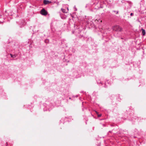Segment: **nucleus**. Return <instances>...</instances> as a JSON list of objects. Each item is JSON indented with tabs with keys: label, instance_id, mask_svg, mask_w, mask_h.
<instances>
[{
	"label": "nucleus",
	"instance_id": "1",
	"mask_svg": "<svg viewBox=\"0 0 146 146\" xmlns=\"http://www.w3.org/2000/svg\"><path fill=\"white\" fill-rule=\"evenodd\" d=\"M113 29L114 31H121L122 30L121 27L117 25H116L113 27Z\"/></svg>",
	"mask_w": 146,
	"mask_h": 146
},
{
	"label": "nucleus",
	"instance_id": "2",
	"mask_svg": "<svg viewBox=\"0 0 146 146\" xmlns=\"http://www.w3.org/2000/svg\"><path fill=\"white\" fill-rule=\"evenodd\" d=\"M40 14L42 15H46L47 14V13L44 9H43L40 11Z\"/></svg>",
	"mask_w": 146,
	"mask_h": 146
},
{
	"label": "nucleus",
	"instance_id": "3",
	"mask_svg": "<svg viewBox=\"0 0 146 146\" xmlns=\"http://www.w3.org/2000/svg\"><path fill=\"white\" fill-rule=\"evenodd\" d=\"M51 3V1H49L48 0H45L44 1V3L46 5Z\"/></svg>",
	"mask_w": 146,
	"mask_h": 146
},
{
	"label": "nucleus",
	"instance_id": "4",
	"mask_svg": "<svg viewBox=\"0 0 146 146\" xmlns=\"http://www.w3.org/2000/svg\"><path fill=\"white\" fill-rule=\"evenodd\" d=\"M141 30H142V34L143 35H144L145 34V30H144L143 29H141Z\"/></svg>",
	"mask_w": 146,
	"mask_h": 146
},
{
	"label": "nucleus",
	"instance_id": "5",
	"mask_svg": "<svg viewBox=\"0 0 146 146\" xmlns=\"http://www.w3.org/2000/svg\"><path fill=\"white\" fill-rule=\"evenodd\" d=\"M10 55H11V57L13 58H15L16 57V55H13L11 54H10Z\"/></svg>",
	"mask_w": 146,
	"mask_h": 146
},
{
	"label": "nucleus",
	"instance_id": "6",
	"mask_svg": "<svg viewBox=\"0 0 146 146\" xmlns=\"http://www.w3.org/2000/svg\"><path fill=\"white\" fill-rule=\"evenodd\" d=\"M61 10L62 11V12L64 13H66L67 12V11H66L65 10V9H61Z\"/></svg>",
	"mask_w": 146,
	"mask_h": 146
},
{
	"label": "nucleus",
	"instance_id": "7",
	"mask_svg": "<svg viewBox=\"0 0 146 146\" xmlns=\"http://www.w3.org/2000/svg\"><path fill=\"white\" fill-rule=\"evenodd\" d=\"M102 115L101 114H98V117H100Z\"/></svg>",
	"mask_w": 146,
	"mask_h": 146
},
{
	"label": "nucleus",
	"instance_id": "8",
	"mask_svg": "<svg viewBox=\"0 0 146 146\" xmlns=\"http://www.w3.org/2000/svg\"><path fill=\"white\" fill-rule=\"evenodd\" d=\"M133 15V14L132 13H131L130 14V15L131 16H132Z\"/></svg>",
	"mask_w": 146,
	"mask_h": 146
},
{
	"label": "nucleus",
	"instance_id": "9",
	"mask_svg": "<svg viewBox=\"0 0 146 146\" xmlns=\"http://www.w3.org/2000/svg\"><path fill=\"white\" fill-rule=\"evenodd\" d=\"M96 113L97 114V115L98 114V112H97V111H95Z\"/></svg>",
	"mask_w": 146,
	"mask_h": 146
},
{
	"label": "nucleus",
	"instance_id": "10",
	"mask_svg": "<svg viewBox=\"0 0 146 146\" xmlns=\"http://www.w3.org/2000/svg\"><path fill=\"white\" fill-rule=\"evenodd\" d=\"M48 40H45V42H48Z\"/></svg>",
	"mask_w": 146,
	"mask_h": 146
},
{
	"label": "nucleus",
	"instance_id": "11",
	"mask_svg": "<svg viewBox=\"0 0 146 146\" xmlns=\"http://www.w3.org/2000/svg\"><path fill=\"white\" fill-rule=\"evenodd\" d=\"M67 9H68V8H67Z\"/></svg>",
	"mask_w": 146,
	"mask_h": 146
},
{
	"label": "nucleus",
	"instance_id": "12",
	"mask_svg": "<svg viewBox=\"0 0 146 146\" xmlns=\"http://www.w3.org/2000/svg\"><path fill=\"white\" fill-rule=\"evenodd\" d=\"M102 20H101V21H100V22H102Z\"/></svg>",
	"mask_w": 146,
	"mask_h": 146
}]
</instances>
